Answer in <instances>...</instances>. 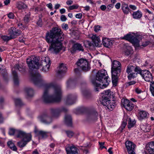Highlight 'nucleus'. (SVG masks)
<instances>
[{
    "instance_id": "f257e3e1",
    "label": "nucleus",
    "mask_w": 154,
    "mask_h": 154,
    "mask_svg": "<svg viewBox=\"0 0 154 154\" xmlns=\"http://www.w3.org/2000/svg\"><path fill=\"white\" fill-rule=\"evenodd\" d=\"M32 79L35 85L44 88L45 90L42 97L44 102L51 103L60 101L62 91L60 85L54 82L47 83L38 73L33 74Z\"/></svg>"
},
{
    "instance_id": "f03ea898",
    "label": "nucleus",
    "mask_w": 154,
    "mask_h": 154,
    "mask_svg": "<svg viewBox=\"0 0 154 154\" xmlns=\"http://www.w3.org/2000/svg\"><path fill=\"white\" fill-rule=\"evenodd\" d=\"M63 39V34L60 29L55 27L48 32L45 39L48 43H51L48 51L53 53H58L62 49V44L61 42Z\"/></svg>"
},
{
    "instance_id": "7ed1b4c3",
    "label": "nucleus",
    "mask_w": 154,
    "mask_h": 154,
    "mask_svg": "<svg viewBox=\"0 0 154 154\" xmlns=\"http://www.w3.org/2000/svg\"><path fill=\"white\" fill-rule=\"evenodd\" d=\"M38 58L35 56H31L28 58L26 62L30 69H38L42 68L41 70L44 72L49 70L51 64L50 60L48 57H42L40 63H38Z\"/></svg>"
},
{
    "instance_id": "20e7f679",
    "label": "nucleus",
    "mask_w": 154,
    "mask_h": 154,
    "mask_svg": "<svg viewBox=\"0 0 154 154\" xmlns=\"http://www.w3.org/2000/svg\"><path fill=\"white\" fill-rule=\"evenodd\" d=\"M96 80H92V82L95 87L96 91H99L98 88H105L109 85L110 80L109 78L106 71L104 69L100 70L97 73Z\"/></svg>"
},
{
    "instance_id": "39448f33",
    "label": "nucleus",
    "mask_w": 154,
    "mask_h": 154,
    "mask_svg": "<svg viewBox=\"0 0 154 154\" xmlns=\"http://www.w3.org/2000/svg\"><path fill=\"white\" fill-rule=\"evenodd\" d=\"M68 109L66 107L62 106L57 108H52L50 109V112L52 115V117L48 114L45 113L42 114L38 117L39 121L45 124H49L52 121L53 118H57L62 112H66Z\"/></svg>"
},
{
    "instance_id": "423d86ee",
    "label": "nucleus",
    "mask_w": 154,
    "mask_h": 154,
    "mask_svg": "<svg viewBox=\"0 0 154 154\" xmlns=\"http://www.w3.org/2000/svg\"><path fill=\"white\" fill-rule=\"evenodd\" d=\"M121 64L120 62L114 60L112 63L111 67L112 80L113 85H117L118 77L121 71Z\"/></svg>"
},
{
    "instance_id": "0eeeda50",
    "label": "nucleus",
    "mask_w": 154,
    "mask_h": 154,
    "mask_svg": "<svg viewBox=\"0 0 154 154\" xmlns=\"http://www.w3.org/2000/svg\"><path fill=\"white\" fill-rule=\"evenodd\" d=\"M140 69L137 66L134 64H129L127 67L126 72L129 75L128 77L129 79L134 78L136 76L137 74L140 72Z\"/></svg>"
},
{
    "instance_id": "6e6552de",
    "label": "nucleus",
    "mask_w": 154,
    "mask_h": 154,
    "mask_svg": "<svg viewBox=\"0 0 154 154\" xmlns=\"http://www.w3.org/2000/svg\"><path fill=\"white\" fill-rule=\"evenodd\" d=\"M100 102L104 106H106V109L112 111L114 109L116 105L115 101L114 100L111 101L109 99L103 98L100 100Z\"/></svg>"
},
{
    "instance_id": "1a4fd4ad",
    "label": "nucleus",
    "mask_w": 154,
    "mask_h": 154,
    "mask_svg": "<svg viewBox=\"0 0 154 154\" xmlns=\"http://www.w3.org/2000/svg\"><path fill=\"white\" fill-rule=\"evenodd\" d=\"M15 69H17L18 70L23 72L25 71V67L21 65L17 64L14 67L12 68V74L13 75L14 83L15 85H17L19 83L18 78L17 72L15 71Z\"/></svg>"
},
{
    "instance_id": "9d476101",
    "label": "nucleus",
    "mask_w": 154,
    "mask_h": 154,
    "mask_svg": "<svg viewBox=\"0 0 154 154\" xmlns=\"http://www.w3.org/2000/svg\"><path fill=\"white\" fill-rule=\"evenodd\" d=\"M76 63L78 67L84 71H87L90 69L88 62L86 59L81 58L79 59Z\"/></svg>"
},
{
    "instance_id": "9b49d317",
    "label": "nucleus",
    "mask_w": 154,
    "mask_h": 154,
    "mask_svg": "<svg viewBox=\"0 0 154 154\" xmlns=\"http://www.w3.org/2000/svg\"><path fill=\"white\" fill-rule=\"evenodd\" d=\"M140 74L144 80L147 82H151L152 80V76L151 73L147 70H141L140 69Z\"/></svg>"
},
{
    "instance_id": "f8f14e48",
    "label": "nucleus",
    "mask_w": 154,
    "mask_h": 154,
    "mask_svg": "<svg viewBox=\"0 0 154 154\" xmlns=\"http://www.w3.org/2000/svg\"><path fill=\"white\" fill-rule=\"evenodd\" d=\"M121 105L127 110L131 111L134 108V104L127 99L123 98L121 100Z\"/></svg>"
},
{
    "instance_id": "ddd939ff",
    "label": "nucleus",
    "mask_w": 154,
    "mask_h": 154,
    "mask_svg": "<svg viewBox=\"0 0 154 154\" xmlns=\"http://www.w3.org/2000/svg\"><path fill=\"white\" fill-rule=\"evenodd\" d=\"M16 135L18 138H23V140H25L26 139L28 138V141H30L31 140L32 136L30 134H27L20 130H17V131Z\"/></svg>"
},
{
    "instance_id": "4468645a",
    "label": "nucleus",
    "mask_w": 154,
    "mask_h": 154,
    "mask_svg": "<svg viewBox=\"0 0 154 154\" xmlns=\"http://www.w3.org/2000/svg\"><path fill=\"white\" fill-rule=\"evenodd\" d=\"M65 149L67 154H78V149L74 145H67Z\"/></svg>"
},
{
    "instance_id": "2eb2a0df",
    "label": "nucleus",
    "mask_w": 154,
    "mask_h": 154,
    "mask_svg": "<svg viewBox=\"0 0 154 154\" xmlns=\"http://www.w3.org/2000/svg\"><path fill=\"white\" fill-rule=\"evenodd\" d=\"M8 35L11 36V38L12 39L14 38L17 37L18 36L21 34V32L19 29H17L14 27H12L10 28L8 30Z\"/></svg>"
},
{
    "instance_id": "dca6fc26",
    "label": "nucleus",
    "mask_w": 154,
    "mask_h": 154,
    "mask_svg": "<svg viewBox=\"0 0 154 154\" xmlns=\"http://www.w3.org/2000/svg\"><path fill=\"white\" fill-rule=\"evenodd\" d=\"M57 71V76L58 78H60L63 74L65 73L67 70L66 66L63 63H61L58 68Z\"/></svg>"
},
{
    "instance_id": "f3484780",
    "label": "nucleus",
    "mask_w": 154,
    "mask_h": 154,
    "mask_svg": "<svg viewBox=\"0 0 154 154\" xmlns=\"http://www.w3.org/2000/svg\"><path fill=\"white\" fill-rule=\"evenodd\" d=\"M77 96L75 94L68 95L66 98V104L67 105H71L73 104Z\"/></svg>"
},
{
    "instance_id": "a211bd4d",
    "label": "nucleus",
    "mask_w": 154,
    "mask_h": 154,
    "mask_svg": "<svg viewBox=\"0 0 154 154\" xmlns=\"http://www.w3.org/2000/svg\"><path fill=\"white\" fill-rule=\"evenodd\" d=\"M76 51L82 52L84 51L83 47L81 44L78 43L74 44L71 49V52L72 53H74Z\"/></svg>"
},
{
    "instance_id": "6ab92c4d",
    "label": "nucleus",
    "mask_w": 154,
    "mask_h": 154,
    "mask_svg": "<svg viewBox=\"0 0 154 154\" xmlns=\"http://www.w3.org/2000/svg\"><path fill=\"white\" fill-rule=\"evenodd\" d=\"M98 116V114L96 111L91 112L87 114V119L89 121L96 120L97 119Z\"/></svg>"
},
{
    "instance_id": "aec40b11",
    "label": "nucleus",
    "mask_w": 154,
    "mask_h": 154,
    "mask_svg": "<svg viewBox=\"0 0 154 154\" xmlns=\"http://www.w3.org/2000/svg\"><path fill=\"white\" fill-rule=\"evenodd\" d=\"M125 146L128 153H131V152H132L134 151L136 145L133 143L127 141L125 142Z\"/></svg>"
},
{
    "instance_id": "412c9836",
    "label": "nucleus",
    "mask_w": 154,
    "mask_h": 154,
    "mask_svg": "<svg viewBox=\"0 0 154 154\" xmlns=\"http://www.w3.org/2000/svg\"><path fill=\"white\" fill-rule=\"evenodd\" d=\"M30 15L27 14L25 15L23 18L24 23L23 22H20L17 24V26L20 27L22 29L26 27V24H28L29 21V18Z\"/></svg>"
},
{
    "instance_id": "4be33fe9",
    "label": "nucleus",
    "mask_w": 154,
    "mask_h": 154,
    "mask_svg": "<svg viewBox=\"0 0 154 154\" xmlns=\"http://www.w3.org/2000/svg\"><path fill=\"white\" fill-rule=\"evenodd\" d=\"M146 149L148 152L150 154H154V141L149 142L147 144Z\"/></svg>"
},
{
    "instance_id": "5701e85b",
    "label": "nucleus",
    "mask_w": 154,
    "mask_h": 154,
    "mask_svg": "<svg viewBox=\"0 0 154 154\" xmlns=\"http://www.w3.org/2000/svg\"><path fill=\"white\" fill-rule=\"evenodd\" d=\"M102 43L104 46L107 48H111L112 45V41L107 38H103Z\"/></svg>"
},
{
    "instance_id": "b1692460",
    "label": "nucleus",
    "mask_w": 154,
    "mask_h": 154,
    "mask_svg": "<svg viewBox=\"0 0 154 154\" xmlns=\"http://www.w3.org/2000/svg\"><path fill=\"white\" fill-rule=\"evenodd\" d=\"M124 52L127 56L131 55L133 53L132 48L128 45H125L124 48Z\"/></svg>"
},
{
    "instance_id": "393cba45",
    "label": "nucleus",
    "mask_w": 154,
    "mask_h": 154,
    "mask_svg": "<svg viewBox=\"0 0 154 154\" xmlns=\"http://www.w3.org/2000/svg\"><path fill=\"white\" fill-rule=\"evenodd\" d=\"M34 132L36 134L39 136L42 137L43 138H45L48 136V135L49 134L48 132H45L42 131H38L35 129Z\"/></svg>"
},
{
    "instance_id": "a878e982",
    "label": "nucleus",
    "mask_w": 154,
    "mask_h": 154,
    "mask_svg": "<svg viewBox=\"0 0 154 154\" xmlns=\"http://www.w3.org/2000/svg\"><path fill=\"white\" fill-rule=\"evenodd\" d=\"M64 122L65 124L68 126H72V119L70 115H66Z\"/></svg>"
},
{
    "instance_id": "bb28decb",
    "label": "nucleus",
    "mask_w": 154,
    "mask_h": 154,
    "mask_svg": "<svg viewBox=\"0 0 154 154\" xmlns=\"http://www.w3.org/2000/svg\"><path fill=\"white\" fill-rule=\"evenodd\" d=\"M91 39L93 42V45L95 46H99V44L100 42V40L98 36L96 35H93L91 37Z\"/></svg>"
},
{
    "instance_id": "cd10ccee",
    "label": "nucleus",
    "mask_w": 154,
    "mask_h": 154,
    "mask_svg": "<svg viewBox=\"0 0 154 154\" xmlns=\"http://www.w3.org/2000/svg\"><path fill=\"white\" fill-rule=\"evenodd\" d=\"M140 40L138 37L133 36L132 38L131 42L134 46L139 47L140 46L139 44Z\"/></svg>"
},
{
    "instance_id": "c85d7f7f",
    "label": "nucleus",
    "mask_w": 154,
    "mask_h": 154,
    "mask_svg": "<svg viewBox=\"0 0 154 154\" xmlns=\"http://www.w3.org/2000/svg\"><path fill=\"white\" fill-rule=\"evenodd\" d=\"M122 9L124 13L126 14H127L129 13L130 9L127 4L125 3L122 4Z\"/></svg>"
},
{
    "instance_id": "c756f323",
    "label": "nucleus",
    "mask_w": 154,
    "mask_h": 154,
    "mask_svg": "<svg viewBox=\"0 0 154 154\" xmlns=\"http://www.w3.org/2000/svg\"><path fill=\"white\" fill-rule=\"evenodd\" d=\"M25 90L27 95L29 97H32L33 96L34 92L33 89L29 87L26 88H25Z\"/></svg>"
},
{
    "instance_id": "7c9ffc66",
    "label": "nucleus",
    "mask_w": 154,
    "mask_h": 154,
    "mask_svg": "<svg viewBox=\"0 0 154 154\" xmlns=\"http://www.w3.org/2000/svg\"><path fill=\"white\" fill-rule=\"evenodd\" d=\"M103 98H106L109 99L112 94V92L110 90H107L104 91L103 93Z\"/></svg>"
},
{
    "instance_id": "2f4dec72",
    "label": "nucleus",
    "mask_w": 154,
    "mask_h": 154,
    "mask_svg": "<svg viewBox=\"0 0 154 154\" xmlns=\"http://www.w3.org/2000/svg\"><path fill=\"white\" fill-rule=\"evenodd\" d=\"M132 16L134 19H139L142 17V14L141 11L138 10L137 11L134 12Z\"/></svg>"
},
{
    "instance_id": "473e14b6",
    "label": "nucleus",
    "mask_w": 154,
    "mask_h": 154,
    "mask_svg": "<svg viewBox=\"0 0 154 154\" xmlns=\"http://www.w3.org/2000/svg\"><path fill=\"white\" fill-rule=\"evenodd\" d=\"M140 126L141 130L144 132H149L151 129L150 126L149 125H141Z\"/></svg>"
},
{
    "instance_id": "72a5a7b5",
    "label": "nucleus",
    "mask_w": 154,
    "mask_h": 154,
    "mask_svg": "<svg viewBox=\"0 0 154 154\" xmlns=\"http://www.w3.org/2000/svg\"><path fill=\"white\" fill-rule=\"evenodd\" d=\"M28 138L26 139L25 140H23V139L22 140L17 143L18 146L21 148L24 147L27 143L29 141H28Z\"/></svg>"
},
{
    "instance_id": "f704fd0d",
    "label": "nucleus",
    "mask_w": 154,
    "mask_h": 154,
    "mask_svg": "<svg viewBox=\"0 0 154 154\" xmlns=\"http://www.w3.org/2000/svg\"><path fill=\"white\" fill-rule=\"evenodd\" d=\"M148 113L144 111H140L139 113V118L142 119L146 118Z\"/></svg>"
},
{
    "instance_id": "c9c22d12",
    "label": "nucleus",
    "mask_w": 154,
    "mask_h": 154,
    "mask_svg": "<svg viewBox=\"0 0 154 154\" xmlns=\"http://www.w3.org/2000/svg\"><path fill=\"white\" fill-rule=\"evenodd\" d=\"M8 146L12 150L16 151L17 150L16 147L15 146L14 143L12 141H10L8 142Z\"/></svg>"
},
{
    "instance_id": "e433bc0d",
    "label": "nucleus",
    "mask_w": 154,
    "mask_h": 154,
    "mask_svg": "<svg viewBox=\"0 0 154 154\" xmlns=\"http://www.w3.org/2000/svg\"><path fill=\"white\" fill-rule=\"evenodd\" d=\"M128 128L130 129L134 126L136 123V121L134 120H132L130 118H128Z\"/></svg>"
},
{
    "instance_id": "4c0bfd02",
    "label": "nucleus",
    "mask_w": 154,
    "mask_h": 154,
    "mask_svg": "<svg viewBox=\"0 0 154 154\" xmlns=\"http://www.w3.org/2000/svg\"><path fill=\"white\" fill-rule=\"evenodd\" d=\"M17 8L19 9H26L27 8V6L22 2H20L18 4Z\"/></svg>"
},
{
    "instance_id": "58836bf2",
    "label": "nucleus",
    "mask_w": 154,
    "mask_h": 154,
    "mask_svg": "<svg viewBox=\"0 0 154 154\" xmlns=\"http://www.w3.org/2000/svg\"><path fill=\"white\" fill-rule=\"evenodd\" d=\"M128 119L127 116H125L124 118L123 121L121 125L120 128L121 131L123 130L124 128L125 127L127 124V121Z\"/></svg>"
},
{
    "instance_id": "ea45409f",
    "label": "nucleus",
    "mask_w": 154,
    "mask_h": 154,
    "mask_svg": "<svg viewBox=\"0 0 154 154\" xmlns=\"http://www.w3.org/2000/svg\"><path fill=\"white\" fill-rule=\"evenodd\" d=\"M14 101L16 106H21L23 105L21 100L20 98H15Z\"/></svg>"
},
{
    "instance_id": "a19ab883",
    "label": "nucleus",
    "mask_w": 154,
    "mask_h": 154,
    "mask_svg": "<svg viewBox=\"0 0 154 154\" xmlns=\"http://www.w3.org/2000/svg\"><path fill=\"white\" fill-rule=\"evenodd\" d=\"M133 36H134L131 34H128L125 35L122 38V39L128 40L131 42V41L132 40V38Z\"/></svg>"
},
{
    "instance_id": "79ce46f5",
    "label": "nucleus",
    "mask_w": 154,
    "mask_h": 154,
    "mask_svg": "<svg viewBox=\"0 0 154 154\" xmlns=\"http://www.w3.org/2000/svg\"><path fill=\"white\" fill-rule=\"evenodd\" d=\"M65 132L66 133L67 136L69 138H71L72 137L74 134V132L71 131L66 130L65 131Z\"/></svg>"
},
{
    "instance_id": "37998d69",
    "label": "nucleus",
    "mask_w": 154,
    "mask_h": 154,
    "mask_svg": "<svg viewBox=\"0 0 154 154\" xmlns=\"http://www.w3.org/2000/svg\"><path fill=\"white\" fill-rule=\"evenodd\" d=\"M17 130L15 129L14 128H9L8 133L10 135H13L15 134H16V131Z\"/></svg>"
},
{
    "instance_id": "c03bdc74",
    "label": "nucleus",
    "mask_w": 154,
    "mask_h": 154,
    "mask_svg": "<svg viewBox=\"0 0 154 154\" xmlns=\"http://www.w3.org/2000/svg\"><path fill=\"white\" fill-rule=\"evenodd\" d=\"M150 91L152 95L154 96V82H150Z\"/></svg>"
},
{
    "instance_id": "a18cd8bd",
    "label": "nucleus",
    "mask_w": 154,
    "mask_h": 154,
    "mask_svg": "<svg viewBox=\"0 0 154 154\" xmlns=\"http://www.w3.org/2000/svg\"><path fill=\"white\" fill-rule=\"evenodd\" d=\"M84 46L87 48H89L92 46L93 45L90 42L86 41L84 42Z\"/></svg>"
},
{
    "instance_id": "49530a36",
    "label": "nucleus",
    "mask_w": 154,
    "mask_h": 154,
    "mask_svg": "<svg viewBox=\"0 0 154 154\" xmlns=\"http://www.w3.org/2000/svg\"><path fill=\"white\" fill-rule=\"evenodd\" d=\"M1 38L3 40L6 42L12 39L11 38V36L10 35L9 36L5 35L2 36H1Z\"/></svg>"
},
{
    "instance_id": "de8ad7c7",
    "label": "nucleus",
    "mask_w": 154,
    "mask_h": 154,
    "mask_svg": "<svg viewBox=\"0 0 154 154\" xmlns=\"http://www.w3.org/2000/svg\"><path fill=\"white\" fill-rule=\"evenodd\" d=\"M79 7V6L77 5H74L69 7V9L70 10H72L73 9H77Z\"/></svg>"
},
{
    "instance_id": "09e8293b",
    "label": "nucleus",
    "mask_w": 154,
    "mask_h": 154,
    "mask_svg": "<svg viewBox=\"0 0 154 154\" xmlns=\"http://www.w3.org/2000/svg\"><path fill=\"white\" fill-rule=\"evenodd\" d=\"M73 84L72 81L71 79H69L67 82V86L69 87L70 86L72 85Z\"/></svg>"
},
{
    "instance_id": "8fccbe9b",
    "label": "nucleus",
    "mask_w": 154,
    "mask_h": 154,
    "mask_svg": "<svg viewBox=\"0 0 154 154\" xmlns=\"http://www.w3.org/2000/svg\"><path fill=\"white\" fill-rule=\"evenodd\" d=\"M62 28L65 30H67L68 29V24L65 23H63L62 25Z\"/></svg>"
},
{
    "instance_id": "3c124183",
    "label": "nucleus",
    "mask_w": 154,
    "mask_h": 154,
    "mask_svg": "<svg viewBox=\"0 0 154 154\" xmlns=\"http://www.w3.org/2000/svg\"><path fill=\"white\" fill-rule=\"evenodd\" d=\"M150 43V42L149 41H146L145 42L142 43V44L141 45V46H143V47H146Z\"/></svg>"
},
{
    "instance_id": "603ef678",
    "label": "nucleus",
    "mask_w": 154,
    "mask_h": 154,
    "mask_svg": "<svg viewBox=\"0 0 154 154\" xmlns=\"http://www.w3.org/2000/svg\"><path fill=\"white\" fill-rule=\"evenodd\" d=\"M60 18L61 20L63 22L67 20V18L66 16L63 15L61 16Z\"/></svg>"
},
{
    "instance_id": "864d4df0",
    "label": "nucleus",
    "mask_w": 154,
    "mask_h": 154,
    "mask_svg": "<svg viewBox=\"0 0 154 154\" xmlns=\"http://www.w3.org/2000/svg\"><path fill=\"white\" fill-rule=\"evenodd\" d=\"M8 17L10 19H14V14L10 12L8 14Z\"/></svg>"
},
{
    "instance_id": "5fc2aeb1",
    "label": "nucleus",
    "mask_w": 154,
    "mask_h": 154,
    "mask_svg": "<svg viewBox=\"0 0 154 154\" xmlns=\"http://www.w3.org/2000/svg\"><path fill=\"white\" fill-rule=\"evenodd\" d=\"M37 24L39 26L41 27L42 26V19L41 18H39L37 23Z\"/></svg>"
},
{
    "instance_id": "6e6d98bb",
    "label": "nucleus",
    "mask_w": 154,
    "mask_h": 154,
    "mask_svg": "<svg viewBox=\"0 0 154 154\" xmlns=\"http://www.w3.org/2000/svg\"><path fill=\"white\" fill-rule=\"evenodd\" d=\"M100 27L99 26H97L94 27V31L95 32H98L100 29Z\"/></svg>"
},
{
    "instance_id": "4d7b16f0",
    "label": "nucleus",
    "mask_w": 154,
    "mask_h": 154,
    "mask_svg": "<svg viewBox=\"0 0 154 154\" xmlns=\"http://www.w3.org/2000/svg\"><path fill=\"white\" fill-rule=\"evenodd\" d=\"M129 7L130 8L134 10H136L137 8V7L135 5H130Z\"/></svg>"
},
{
    "instance_id": "13d9d810",
    "label": "nucleus",
    "mask_w": 154,
    "mask_h": 154,
    "mask_svg": "<svg viewBox=\"0 0 154 154\" xmlns=\"http://www.w3.org/2000/svg\"><path fill=\"white\" fill-rule=\"evenodd\" d=\"M82 93L83 95L85 96H87V95H88L89 94V92L87 91H83Z\"/></svg>"
},
{
    "instance_id": "bf43d9fd",
    "label": "nucleus",
    "mask_w": 154,
    "mask_h": 154,
    "mask_svg": "<svg viewBox=\"0 0 154 154\" xmlns=\"http://www.w3.org/2000/svg\"><path fill=\"white\" fill-rule=\"evenodd\" d=\"M82 14L81 13H79L75 15V17L80 19L82 18Z\"/></svg>"
},
{
    "instance_id": "052dcab7",
    "label": "nucleus",
    "mask_w": 154,
    "mask_h": 154,
    "mask_svg": "<svg viewBox=\"0 0 154 154\" xmlns=\"http://www.w3.org/2000/svg\"><path fill=\"white\" fill-rule=\"evenodd\" d=\"M99 143L100 145V147L101 148V149H102L103 148L106 149V147L104 146V142H99Z\"/></svg>"
},
{
    "instance_id": "680f3d73",
    "label": "nucleus",
    "mask_w": 154,
    "mask_h": 154,
    "mask_svg": "<svg viewBox=\"0 0 154 154\" xmlns=\"http://www.w3.org/2000/svg\"><path fill=\"white\" fill-rule=\"evenodd\" d=\"M113 4H109V5H108L107 6V8L108 11H110L111 10V8H113Z\"/></svg>"
},
{
    "instance_id": "e2e57ef3",
    "label": "nucleus",
    "mask_w": 154,
    "mask_h": 154,
    "mask_svg": "<svg viewBox=\"0 0 154 154\" xmlns=\"http://www.w3.org/2000/svg\"><path fill=\"white\" fill-rule=\"evenodd\" d=\"M100 8L102 10L104 11L106 9V7L105 5H102L100 6Z\"/></svg>"
},
{
    "instance_id": "0e129e2a",
    "label": "nucleus",
    "mask_w": 154,
    "mask_h": 154,
    "mask_svg": "<svg viewBox=\"0 0 154 154\" xmlns=\"http://www.w3.org/2000/svg\"><path fill=\"white\" fill-rule=\"evenodd\" d=\"M73 3V1L72 0H68L66 2V3L67 5H69L72 4Z\"/></svg>"
},
{
    "instance_id": "69168bd1",
    "label": "nucleus",
    "mask_w": 154,
    "mask_h": 154,
    "mask_svg": "<svg viewBox=\"0 0 154 154\" xmlns=\"http://www.w3.org/2000/svg\"><path fill=\"white\" fill-rule=\"evenodd\" d=\"M121 4L119 3H117L115 5V8L117 9H119L120 8Z\"/></svg>"
},
{
    "instance_id": "338daca9",
    "label": "nucleus",
    "mask_w": 154,
    "mask_h": 154,
    "mask_svg": "<svg viewBox=\"0 0 154 154\" xmlns=\"http://www.w3.org/2000/svg\"><path fill=\"white\" fill-rule=\"evenodd\" d=\"M47 6L48 8L49 9H51L52 8L53 6L51 3H49V4H47L46 5Z\"/></svg>"
},
{
    "instance_id": "774afa93",
    "label": "nucleus",
    "mask_w": 154,
    "mask_h": 154,
    "mask_svg": "<svg viewBox=\"0 0 154 154\" xmlns=\"http://www.w3.org/2000/svg\"><path fill=\"white\" fill-rule=\"evenodd\" d=\"M66 12V10L64 8H62L60 10V12L62 14Z\"/></svg>"
}]
</instances>
